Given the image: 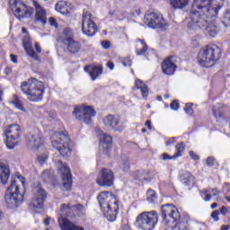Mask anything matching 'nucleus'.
I'll list each match as a JSON object with an SVG mask.
<instances>
[{
	"label": "nucleus",
	"mask_w": 230,
	"mask_h": 230,
	"mask_svg": "<svg viewBox=\"0 0 230 230\" xmlns=\"http://www.w3.org/2000/svg\"><path fill=\"white\" fill-rule=\"evenodd\" d=\"M217 15L218 13L215 16H208L206 14V11L192 10L190 14V21L188 23L189 31H191V30H204L207 37H217V35H218V31H220V27L215 20L211 19H214Z\"/></svg>",
	"instance_id": "f257e3e1"
},
{
	"label": "nucleus",
	"mask_w": 230,
	"mask_h": 230,
	"mask_svg": "<svg viewBox=\"0 0 230 230\" xmlns=\"http://www.w3.org/2000/svg\"><path fill=\"white\" fill-rule=\"evenodd\" d=\"M101 209L109 222H116L118 211H119V203L116 196L110 191H102L97 197Z\"/></svg>",
	"instance_id": "f03ea898"
},
{
	"label": "nucleus",
	"mask_w": 230,
	"mask_h": 230,
	"mask_svg": "<svg viewBox=\"0 0 230 230\" xmlns=\"http://www.w3.org/2000/svg\"><path fill=\"white\" fill-rule=\"evenodd\" d=\"M21 186H24V177L18 174L11 181V184L4 195L5 204L11 209L19 208L22 204V200H24V196L21 193Z\"/></svg>",
	"instance_id": "7ed1b4c3"
},
{
	"label": "nucleus",
	"mask_w": 230,
	"mask_h": 230,
	"mask_svg": "<svg viewBox=\"0 0 230 230\" xmlns=\"http://www.w3.org/2000/svg\"><path fill=\"white\" fill-rule=\"evenodd\" d=\"M222 57V49L212 44L201 49L198 54V62L202 67H213Z\"/></svg>",
	"instance_id": "20e7f679"
},
{
	"label": "nucleus",
	"mask_w": 230,
	"mask_h": 230,
	"mask_svg": "<svg viewBox=\"0 0 230 230\" xmlns=\"http://www.w3.org/2000/svg\"><path fill=\"white\" fill-rule=\"evenodd\" d=\"M21 89L30 102H42L44 98V83L36 78H31L22 83Z\"/></svg>",
	"instance_id": "39448f33"
},
{
	"label": "nucleus",
	"mask_w": 230,
	"mask_h": 230,
	"mask_svg": "<svg viewBox=\"0 0 230 230\" xmlns=\"http://www.w3.org/2000/svg\"><path fill=\"white\" fill-rule=\"evenodd\" d=\"M159 222V214L157 212L145 211L140 213L135 221V226L140 230H155Z\"/></svg>",
	"instance_id": "423d86ee"
},
{
	"label": "nucleus",
	"mask_w": 230,
	"mask_h": 230,
	"mask_svg": "<svg viewBox=\"0 0 230 230\" xmlns=\"http://www.w3.org/2000/svg\"><path fill=\"white\" fill-rule=\"evenodd\" d=\"M53 148H56L62 157H69L71 155V147H69V142L71 139L67 134L55 133L50 137Z\"/></svg>",
	"instance_id": "0eeeda50"
},
{
	"label": "nucleus",
	"mask_w": 230,
	"mask_h": 230,
	"mask_svg": "<svg viewBox=\"0 0 230 230\" xmlns=\"http://www.w3.org/2000/svg\"><path fill=\"white\" fill-rule=\"evenodd\" d=\"M220 8L222 6L220 4H216L215 0H194L192 4V10H202L208 17H215Z\"/></svg>",
	"instance_id": "6e6552de"
},
{
	"label": "nucleus",
	"mask_w": 230,
	"mask_h": 230,
	"mask_svg": "<svg viewBox=\"0 0 230 230\" xmlns=\"http://www.w3.org/2000/svg\"><path fill=\"white\" fill-rule=\"evenodd\" d=\"M162 217L164 218V224L170 229L173 230L177 226V219L179 218V210L172 204H166L162 206Z\"/></svg>",
	"instance_id": "1a4fd4ad"
},
{
	"label": "nucleus",
	"mask_w": 230,
	"mask_h": 230,
	"mask_svg": "<svg viewBox=\"0 0 230 230\" xmlns=\"http://www.w3.org/2000/svg\"><path fill=\"white\" fill-rule=\"evenodd\" d=\"M98 31V26L94 22V16L89 11H84L82 15V32L86 37H94Z\"/></svg>",
	"instance_id": "9d476101"
},
{
	"label": "nucleus",
	"mask_w": 230,
	"mask_h": 230,
	"mask_svg": "<svg viewBox=\"0 0 230 230\" xmlns=\"http://www.w3.org/2000/svg\"><path fill=\"white\" fill-rule=\"evenodd\" d=\"M72 114L75 119L83 121L86 125H91L93 118L96 116V111L91 106H77L74 109Z\"/></svg>",
	"instance_id": "9b49d317"
},
{
	"label": "nucleus",
	"mask_w": 230,
	"mask_h": 230,
	"mask_svg": "<svg viewBox=\"0 0 230 230\" xmlns=\"http://www.w3.org/2000/svg\"><path fill=\"white\" fill-rule=\"evenodd\" d=\"M63 42L66 46V52L71 53L72 55H76V53H80V50L82 49V43L73 39V30L67 28L65 29L63 31Z\"/></svg>",
	"instance_id": "f8f14e48"
},
{
	"label": "nucleus",
	"mask_w": 230,
	"mask_h": 230,
	"mask_svg": "<svg viewBox=\"0 0 230 230\" xmlns=\"http://www.w3.org/2000/svg\"><path fill=\"white\" fill-rule=\"evenodd\" d=\"M145 24L148 26V28H161L162 30H166L168 28V23L163 17V14L157 13H147L144 18Z\"/></svg>",
	"instance_id": "ddd939ff"
},
{
	"label": "nucleus",
	"mask_w": 230,
	"mask_h": 230,
	"mask_svg": "<svg viewBox=\"0 0 230 230\" xmlns=\"http://www.w3.org/2000/svg\"><path fill=\"white\" fill-rule=\"evenodd\" d=\"M57 165L61 173L64 191H71V188L73 186L71 169H69L67 164L62 163V161H58Z\"/></svg>",
	"instance_id": "4468645a"
},
{
	"label": "nucleus",
	"mask_w": 230,
	"mask_h": 230,
	"mask_svg": "<svg viewBox=\"0 0 230 230\" xmlns=\"http://www.w3.org/2000/svg\"><path fill=\"white\" fill-rule=\"evenodd\" d=\"M6 141L5 145L9 150L15 148V142L21 139V127L19 125H11L5 129Z\"/></svg>",
	"instance_id": "2eb2a0df"
},
{
	"label": "nucleus",
	"mask_w": 230,
	"mask_h": 230,
	"mask_svg": "<svg viewBox=\"0 0 230 230\" xmlns=\"http://www.w3.org/2000/svg\"><path fill=\"white\" fill-rule=\"evenodd\" d=\"M33 197L30 203V207L32 209H42L44 208V200H46V190L42 189V185H38L32 190Z\"/></svg>",
	"instance_id": "dca6fc26"
},
{
	"label": "nucleus",
	"mask_w": 230,
	"mask_h": 230,
	"mask_svg": "<svg viewBox=\"0 0 230 230\" xmlns=\"http://www.w3.org/2000/svg\"><path fill=\"white\" fill-rule=\"evenodd\" d=\"M12 11L17 19L21 21V19H26L31 15H33V8L27 6L22 1L14 2Z\"/></svg>",
	"instance_id": "f3484780"
},
{
	"label": "nucleus",
	"mask_w": 230,
	"mask_h": 230,
	"mask_svg": "<svg viewBox=\"0 0 230 230\" xmlns=\"http://www.w3.org/2000/svg\"><path fill=\"white\" fill-rule=\"evenodd\" d=\"M102 123L106 128L114 130L115 132H121L125 128L123 122H121L119 117L110 114L102 119Z\"/></svg>",
	"instance_id": "a211bd4d"
},
{
	"label": "nucleus",
	"mask_w": 230,
	"mask_h": 230,
	"mask_svg": "<svg viewBox=\"0 0 230 230\" xmlns=\"http://www.w3.org/2000/svg\"><path fill=\"white\" fill-rule=\"evenodd\" d=\"M96 182L99 186L111 188L114 184V173L111 169H102L98 176Z\"/></svg>",
	"instance_id": "6ab92c4d"
},
{
	"label": "nucleus",
	"mask_w": 230,
	"mask_h": 230,
	"mask_svg": "<svg viewBox=\"0 0 230 230\" xmlns=\"http://www.w3.org/2000/svg\"><path fill=\"white\" fill-rule=\"evenodd\" d=\"M75 211H79V213H83L84 207L80 204L73 207L69 206V204H62L59 211V218H66V217L73 218V217H75Z\"/></svg>",
	"instance_id": "aec40b11"
},
{
	"label": "nucleus",
	"mask_w": 230,
	"mask_h": 230,
	"mask_svg": "<svg viewBox=\"0 0 230 230\" xmlns=\"http://www.w3.org/2000/svg\"><path fill=\"white\" fill-rule=\"evenodd\" d=\"M27 146L31 150H39V146L42 145V140L40 139V135H39V130H34L29 133L26 137Z\"/></svg>",
	"instance_id": "412c9836"
},
{
	"label": "nucleus",
	"mask_w": 230,
	"mask_h": 230,
	"mask_svg": "<svg viewBox=\"0 0 230 230\" xmlns=\"http://www.w3.org/2000/svg\"><path fill=\"white\" fill-rule=\"evenodd\" d=\"M33 5L35 6L36 14L35 19L38 22L42 23L43 25L48 22V17L46 16V10L42 6H40V4H39L37 1H33Z\"/></svg>",
	"instance_id": "4be33fe9"
},
{
	"label": "nucleus",
	"mask_w": 230,
	"mask_h": 230,
	"mask_svg": "<svg viewBox=\"0 0 230 230\" xmlns=\"http://www.w3.org/2000/svg\"><path fill=\"white\" fill-rule=\"evenodd\" d=\"M177 69V66L173 63V57L167 58L162 63V70L164 75H173L175 70Z\"/></svg>",
	"instance_id": "5701e85b"
},
{
	"label": "nucleus",
	"mask_w": 230,
	"mask_h": 230,
	"mask_svg": "<svg viewBox=\"0 0 230 230\" xmlns=\"http://www.w3.org/2000/svg\"><path fill=\"white\" fill-rule=\"evenodd\" d=\"M58 224L61 230H85L82 226L75 225L67 217H59Z\"/></svg>",
	"instance_id": "b1692460"
},
{
	"label": "nucleus",
	"mask_w": 230,
	"mask_h": 230,
	"mask_svg": "<svg viewBox=\"0 0 230 230\" xmlns=\"http://www.w3.org/2000/svg\"><path fill=\"white\" fill-rule=\"evenodd\" d=\"M10 179V166L5 162H0V181L2 184H8Z\"/></svg>",
	"instance_id": "393cba45"
},
{
	"label": "nucleus",
	"mask_w": 230,
	"mask_h": 230,
	"mask_svg": "<svg viewBox=\"0 0 230 230\" xmlns=\"http://www.w3.org/2000/svg\"><path fill=\"white\" fill-rule=\"evenodd\" d=\"M84 71L85 73H89L92 80L94 81L103 73V68L102 66H84Z\"/></svg>",
	"instance_id": "a878e982"
},
{
	"label": "nucleus",
	"mask_w": 230,
	"mask_h": 230,
	"mask_svg": "<svg viewBox=\"0 0 230 230\" xmlns=\"http://www.w3.org/2000/svg\"><path fill=\"white\" fill-rule=\"evenodd\" d=\"M211 193L213 197H218V195H220V190L217 189H209L200 191V195L205 202H209V200H211Z\"/></svg>",
	"instance_id": "bb28decb"
},
{
	"label": "nucleus",
	"mask_w": 230,
	"mask_h": 230,
	"mask_svg": "<svg viewBox=\"0 0 230 230\" xmlns=\"http://www.w3.org/2000/svg\"><path fill=\"white\" fill-rule=\"evenodd\" d=\"M135 86H136V89H139V91L142 94V98L144 100H146V98H148V94H149L148 86L140 79H137L135 81Z\"/></svg>",
	"instance_id": "cd10ccee"
},
{
	"label": "nucleus",
	"mask_w": 230,
	"mask_h": 230,
	"mask_svg": "<svg viewBox=\"0 0 230 230\" xmlns=\"http://www.w3.org/2000/svg\"><path fill=\"white\" fill-rule=\"evenodd\" d=\"M56 10L63 15H67L71 12V4L66 1H60L56 4Z\"/></svg>",
	"instance_id": "c85d7f7f"
},
{
	"label": "nucleus",
	"mask_w": 230,
	"mask_h": 230,
	"mask_svg": "<svg viewBox=\"0 0 230 230\" xmlns=\"http://www.w3.org/2000/svg\"><path fill=\"white\" fill-rule=\"evenodd\" d=\"M137 55L138 56H146V51H148V46L145 43L143 40H137Z\"/></svg>",
	"instance_id": "c756f323"
},
{
	"label": "nucleus",
	"mask_w": 230,
	"mask_h": 230,
	"mask_svg": "<svg viewBox=\"0 0 230 230\" xmlns=\"http://www.w3.org/2000/svg\"><path fill=\"white\" fill-rule=\"evenodd\" d=\"M111 145H112V137L109 135H103L101 141V148H102L104 152H107V150L111 148Z\"/></svg>",
	"instance_id": "7c9ffc66"
},
{
	"label": "nucleus",
	"mask_w": 230,
	"mask_h": 230,
	"mask_svg": "<svg viewBox=\"0 0 230 230\" xmlns=\"http://www.w3.org/2000/svg\"><path fill=\"white\" fill-rule=\"evenodd\" d=\"M182 182L185 186H195V177L192 176L191 172H186L182 175Z\"/></svg>",
	"instance_id": "2f4dec72"
},
{
	"label": "nucleus",
	"mask_w": 230,
	"mask_h": 230,
	"mask_svg": "<svg viewBox=\"0 0 230 230\" xmlns=\"http://www.w3.org/2000/svg\"><path fill=\"white\" fill-rule=\"evenodd\" d=\"M169 3L171 6L174 9H182L185 6H188V0H169Z\"/></svg>",
	"instance_id": "473e14b6"
},
{
	"label": "nucleus",
	"mask_w": 230,
	"mask_h": 230,
	"mask_svg": "<svg viewBox=\"0 0 230 230\" xmlns=\"http://www.w3.org/2000/svg\"><path fill=\"white\" fill-rule=\"evenodd\" d=\"M175 148H176V152L172 155V158L177 159V157H182V155L184 154V150L186 148V145H184V143L181 142L176 145Z\"/></svg>",
	"instance_id": "72a5a7b5"
},
{
	"label": "nucleus",
	"mask_w": 230,
	"mask_h": 230,
	"mask_svg": "<svg viewBox=\"0 0 230 230\" xmlns=\"http://www.w3.org/2000/svg\"><path fill=\"white\" fill-rule=\"evenodd\" d=\"M146 200L150 204H154L157 202V195H155V191H154L152 189H149L146 193Z\"/></svg>",
	"instance_id": "f704fd0d"
},
{
	"label": "nucleus",
	"mask_w": 230,
	"mask_h": 230,
	"mask_svg": "<svg viewBox=\"0 0 230 230\" xmlns=\"http://www.w3.org/2000/svg\"><path fill=\"white\" fill-rule=\"evenodd\" d=\"M11 103L14 105L16 109H19V111H22V101H21L17 95L13 96Z\"/></svg>",
	"instance_id": "c9c22d12"
},
{
	"label": "nucleus",
	"mask_w": 230,
	"mask_h": 230,
	"mask_svg": "<svg viewBox=\"0 0 230 230\" xmlns=\"http://www.w3.org/2000/svg\"><path fill=\"white\" fill-rule=\"evenodd\" d=\"M201 39H202V36H200V35L193 36L192 39H191V46H193V48L200 47Z\"/></svg>",
	"instance_id": "e433bc0d"
},
{
	"label": "nucleus",
	"mask_w": 230,
	"mask_h": 230,
	"mask_svg": "<svg viewBox=\"0 0 230 230\" xmlns=\"http://www.w3.org/2000/svg\"><path fill=\"white\" fill-rule=\"evenodd\" d=\"M119 168H121L123 172H128V170H130V164L128 163V160L120 161Z\"/></svg>",
	"instance_id": "4c0bfd02"
},
{
	"label": "nucleus",
	"mask_w": 230,
	"mask_h": 230,
	"mask_svg": "<svg viewBox=\"0 0 230 230\" xmlns=\"http://www.w3.org/2000/svg\"><path fill=\"white\" fill-rule=\"evenodd\" d=\"M223 24L225 26H230V11H226L223 16Z\"/></svg>",
	"instance_id": "58836bf2"
},
{
	"label": "nucleus",
	"mask_w": 230,
	"mask_h": 230,
	"mask_svg": "<svg viewBox=\"0 0 230 230\" xmlns=\"http://www.w3.org/2000/svg\"><path fill=\"white\" fill-rule=\"evenodd\" d=\"M134 177L136 181H146V178L145 177V173L138 171L134 173Z\"/></svg>",
	"instance_id": "ea45409f"
},
{
	"label": "nucleus",
	"mask_w": 230,
	"mask_h": 230,
	"mask_svg": "<svg viewBox=\"0 0 230 230\" xmlns=\"http://www.w3.org/2000/svg\"><path fill=\"white\" fill-rule=\"evenodd\" d=\"M26 51H27V55H29V57H31L34 60L39 61V56L37 55L36 52L33 51V49H26Z\"/></svg>",
	"instance_id": "a19ab883"
},
{
	"label": "nucleus",
	"mask_w": 230,
	"mask_h": 230,
	"mask_svg": "<svg viewBox=\"0 0 230 230\" xmlns=\"http://www.w3.org/2000/svg\"><path fill=\"white\" fill-rule=\"evenodd\" d=\"M37 161L40 164H44L48 161V155H41L38 156Z\"/></svg>",
	"instance_id": "79ce46f5"
},
{
	"label": "nucleus",
	"mask_w": 230,
	"mask_h": 230,
	"mask_svg": "<svg viewBox=\"0 0 230 230\" xmlns=\"http://www.w3.org/2000/svg\"><path fill=\"white\" fill-rule=\"evenodd\" d=\"M192 105V103H188L184 108L185 112L189 114V116H191V114H193V109L191 108Z\"/></svg>",
	"instance_id": "37998d69"
},
{
	"label": "nucleus",
	"mask_w": 230,
	"mask_h": 230,
	"mask_svg": "<svg viewBox=\"0 0 230 230\" xmlns=\"http://www.w3.org/2000/svg\"><path fill=\"white\" fill-rule=\"evenodd\" d=\"M219 215L220 211L218 210H215L214 212H212L211 217L214 219V222H218V220H220V218L218 217Z\"/></svg>",
	"instance_id": "c03bdc74"
},
{
	"label": "nucleus",
	"mask_w": 230,
	"mask_h": 230,
	"mask_svg": "<svg viewBox=\"0 0 230 230\" xmlns=\"http://www.w3.org/2000/svg\"><path fill=\"white\" fill-rule=\"evenodd\" d=\"M122 64L124 67L130 66H132V60L130 59V58H126L123 59Z\"/></svg>",
	"instance_id": "a18cd8bd"
},
{
	"label": "nucleus",
	"mask_w": 230,
	"mask_h": 230,
	"mask_svg": "<svg viewBox=\"0 0 230 230\" xmlns=\"http://www.w3.org/2000/svg\"><path fill=\"white\" fill-rule=\"evenodd\" d=\"M180 104L177 101H172L171 103L172 111H179Z\"/></svg>",
	"instance_id": "49530a36"
},
{
	"label": "nucleus",
	"mask_w": 230,
	"mask_h": 230,
	"mask_svg": "<svg viewBox=\"0 0 230 230\" xmlns=\"http://www.w3.org/2000/svg\"><path fill=\"white\" fill-rule=\"evenodd\" d=\"M189 155L191 157V159H193V161H199V159H200V156H199V155L193 151H190Z\"/></svg>",
	"instance_id": "de8ad7c7"
},
{
	"label": "nucleus",
	"mask_w": 230,
	"mask_h": 230,
	"mask_svg": "<svg viewBox=\"0 0 230 230\" xmlns=\"http://www.w3.org/2000/svg\"><path fill=\"white\" fill-rule=\"evenodd\" d=\"M49 22L50 24V26H54L55 28H58V23H57V19L50 17L49 19Z\"/></svg>",
	"instance_id": "09e8293b"
},
{
	"label": "nucleus",
	"mask_w": 230,
	"mask_h": 230,
	"mask_svg": "<svg viewBox=\"0 0 230 230\" xmlns=\"http://www.w3.org/2000/svg\"><path fill=\"white\" fill-rule=\"evenodd\" d=\"M220 213L221 215H223L224 217H226V215H227V213H229V210L227 209V208H226V206H223L220 208Z\"/></svg>",
	"instance_id": "8fccbe9b"
},
{
	"label": "nucleus",
	"mask_w": 230,
	"mask_h": 230,
	"mask_svg": "<svg viewBox=\"0 0 230 230\" xmlns=\"http://www.w3.org/2000/svg\"><path fill=\"white\" fill-rule=\"evenodd\" d=\"M162 157H163V161H168V159L169 160L176 159V158H173V156H170L168 154H163Z\"/></svg>",
	"instance_id": "3c124183"
},
{
	"label": "nucleus",
	"mask_w": 230,
	"mask_h": 230,
	"mask_svg": "<svg viewBox=\"0 0 230 230\" xmlns=\"http://www.w3.org/2000/svg\"><path fill=\"white\" fill-rule=\"evenodd\" d=\"M102 46L104 49H109V48H111V42L109 41H102Z\"/></svg>",
	"instance_id": "603ef678"
},
{
	"label": "nucleus",
	"mask_w": 230,
	"mask_h": 230,
	"mask_svg": "<svg viewBox=\"0 0 230 230\" xmlns=\"http://www.w3.org/2000/svg\"><path fill=\"white\" fill-rule=\"evenodd\" d=\"M10 58L13 64H17V56L11 54Z\"/></svg>",
	"instance_id": "864d4df0"
},
{
	"label": "nucleus",
	"mask_w": 230,
	"mask_h": 230,
	"mask_svg": "<svg viewBox=\"0 0 230 230\" xmlns=\"http://www.w3.org/2000/svg\"><path fill=\"white\" fill-rule=\"evenodd\" d=\"M213 114L216 118H218V116H220V111L218 110H217V108H214Z\"/></svg>",
	"instance_id": "5fc2aeb1"
},
{
	"label": "nucleus",
	"mask_w": 230,
	"mask_h": 230,
	"mask_svg": "<svg viewBox=\"0 0 230 230\" xmlns=\"http://www.w3.org/2000/svg\"><path fill=\"white\" fill-rule=\"evenodd\" d=\"M145 125L147 127L149 130H152V122L150 120H146Z\"/></svg>",
	"instance_id": "6e6d98bb"
},
{
	"label": "nucleus",
	"mask_w": 230,
	"mask_h": 230,
	"mask_svg": "<svg viewBox=\"0 0 230 230\" xmlns=\"http://www.w3.org/2000/svg\"><path fill=\"white\" fill-rule=\"evenodd\" d=\"M107 66L109 67V69H111L112 71V69H114V63L109 61L107 63Z\"/></svg>",
	"instance_id": "4d7b16f0"
},
{
	"label": "nucleus",
	"mask_w": 230,
	"mask_h": 230,
	"mask_svg": "<svg viewBox=\"0 0 230 230\" xmlns=\"http://www.w3.org/2000/svg\"><path fill=\"white\" fill-rule=\"evenodd\" d=\"M35 49L37 53H41L42 49H40V46H39V43L35 44Z\"/></svg>",
	"instance_id": "13d9d810"
},
{
	"label": "nucleus",
	"mask_w": 230,
	"mask_h": 230,
	"mask_svg": "<svg viewBox=\"0 0 230 230\" xmlns=\"http://www.w3.org/2000/svg\"><path fill=\"white\" fill-rule=\"evenodd\" d=\"M207 164H208V166H212V164H213V158L212 157H208L207 159Z\"/></svg>",
	"instance_id": "bf43d9fd"
},
{
	"label": "nucleus",
	"mask_w": 230,
	"mask_h": 230,
	"mask_svg": "<svg viewBox=\"0 0 230 230\" xmlns=\"http://www.w3.org/2000/svg\"><path fill=\"white\" fill-rule=\"evenodd\" d=\"M50 220H51V217H47V218L44 220V225H45L46 226H49Z\"/></svg>",
	"instance_id": "052dcab7"
},
{
	"label": "nucleus",
	"mask_w": 230,
	"mask_h": 230,
	"mask_svg": "<svg viewBox=\"0 0 230 230\" xmlns=\"http://www.w3.org/2000/svg\"><path fill=\"white\" fill-rule=\"evenodd\" d=\"M229 229H230V226H229V225H227V226L223 225V226H221V229H220V230H229Z\"/></svg>",
	"instance_id": "680f3d73"
},
{
	"label": "nucleus",
	"mask_w": 230,
	"mask_h": 230,
	"mask_svg": "<svg viewBox=\"0 0 230 230\" xmlns=\"http://www.w3.org/2000/svg\"><path fill=\"white\" fill-rule=\"evenodd\" d=\"M5 75H10V73H12V68L10 67H6L4 70Z\"/></svg>",
	"instance_id": "e2e57ef3"
},
{
	"label": "nucleus",
	"mask_w": 230,
	"mask_h": 230,
	"mask_svg": "<svg viewBox=\"0 0 230 230\" xmlns=\"http://www.w3.org/2000/svg\"><path fill=\"white\" fill-rule=\"evenodd\" d=\"M217 208H218V204L213 203V204L211 205V208H212V209H217Z\"/></svg>",
	"instance_id": "0e129e2a"
},
{
	"label": "nucleus",
	"mask_w": 230,
	"mask_h": 230,
	"mask_svg": "<svg viewBox=\"0 0 230 230\" xmlns=\"http://www.w3.org/2000/svg\"><path fill=\"white\" fill-rule=\"evenodd\" d=\"M46 175H49V171H44L42 173V177H46Z\"/></svg>",
	"instance_id": "69168bd1"
},
{
	"label": "nucleus",
	"mask_w": 230,
	"mask_h": 230,
	"mask_svg": "<svg viewBox=\"0 0 230 230\" xmlns=\"http://www.w3.org/2000/svg\"><path fill=\"white\" fill-rule=\"evenodd\" d=\"M0 102H3V89L0 88Z\"/></svg>",
	"instance_id": "338daca9"
},
{
	"label": "nucleus",
	"mask_w": 230,
	"mask_h": 230,
	"mask_svg": "<svg viewBox=\"0 0 230 230\" xmlns=\"http://www.w3.org/2000/svg\"><path fill=\"white\" fill-rule=\"evenodd\" d=\"M173 141H175L174 138L170 139V140L167 142V146H168V145H172V143H173Z\"/></svg>",
	"instance_id": "774afa93"
}]
</instances>
